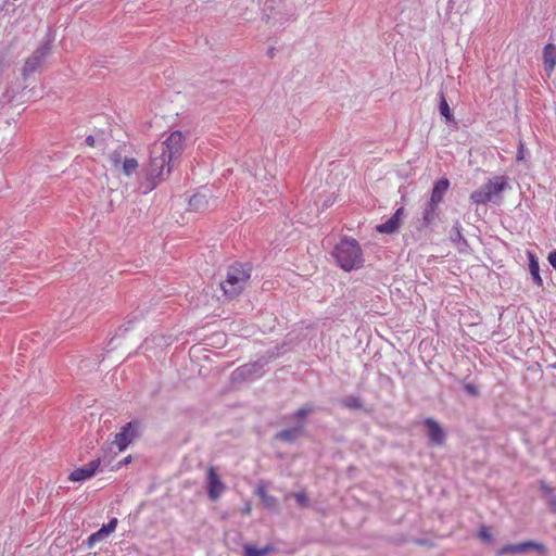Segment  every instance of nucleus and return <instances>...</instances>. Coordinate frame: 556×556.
Segmentation results:
<instances>
[{
	"label": "nucleus",
	"instance_id": "f257e3e1",
	"mask_svg": "<svg viewBox=\"0 0 556 556\" xmlns=\"http://www.w3.org/2000/svg\"><path fill=\"white\" fill-rule=\"evenodd\" d=\"M185 147L186 138L180 131H173L166 139L152 146L149 164L144 169L149 190L170 174L173 164L180 157Z\"/></svg>",
	"mask_w": 556,
	"mask_h": 556
},
{
	"label": "nucleus",
	"instance_id": "f03ea898",
	"mask_svg": "<svg viewBox=\"0 0 556 556\" xmlns=\"http://www.w3.org/2000/svg\"><path fill=\"white\" fill-rule=\"evenodd\" d=\"M337 264L345 271L363 266L364 257L359 243L352 238H343L333 249Z\"/></svg>",
	"mask_w": 556,
	"mask_h": 556
},
{
	"label": "nucleus",
	"instance_id": "7ed1b4c3",
	"mask_svg": "<svg viewBox=\"0 0 556 556\" xmlns=\"http://www.w3.org/2000/svg\"><path fill=\"white\" fill-rule=\"evenodd\" d=\"M249 278L248 268L240 264L233 265L229 267L226 280L222 282V289L226 295L233 298L245 288Z\"/></svg>",
	"mask_w": 556,
	"mask_h": 556
},
{
	"label": "nucleus",
	"instance_id": "20e7f679",
	"mask_svg": "<svg viewBox=\"0 0 556 556\" xmlns=\"http://www.w3.org/2000/svg\"><path fill=\"white\" fill-rule=\"evenodd\" d=\"M507 185L506 178L501 176L489 180L482 185L478 190L470 194V200L475 204H485L488 202H496L502 191Z\"/></svg>",
	"mask_w": 556,
	"mask_h": 556
},
{
	"label": "nucleus",
	"instance_id": "39448f33",
	"mask_svg": "<svg viewBox=\"0 0 556 556\" xmlns=\"http://www.w3.org/2000/svg\"><path fill=\"white\" fill-rule=\"evenodd\" d=\"M51 42L52 40L50 38L45 39L41 45L34 51V53L26 60L23 67L24 75L34 73L45 64L51 51Z\"/></svg>",
	"mask_w": 556,
	"mask_h": 556
},
{
	"label": "nucleus",
	"instance_id": "423d86ee",
	"mask_svg": "<svg viewBox=\"0 0 556 556\" xmlns=\"http://www.w3.org/2000/svg\"><path fill=\"white\" fill-rule=\"evenodd\" d=\"M536 552L539 554L545 555L547 553V548L544 544L535 542V541H525L516 544H507L502 546L497 551L498 556L503 555H519V554H526L529 552Z\"/></svg>",
	"mask_w": 556,
	"mask_h": 556
},
{
	"label": "nucleus",
	"instance_id": "0eeeda50",
	"mask_svg": "<svg viewBox=\"0 0 556 556\" xmlns=\"http://www.w3.org/2000/svg\"><path fill=\"white\" fill-rule=\"evenodd\" d=\"M206 486L208 497L212 501H217L227 489L226 484L223 482L214 467H210L207 469Z\"/></svg>",
	"mask_w": 556,
	"mask_h": 556
},
{
	"label": "nucleus",
	"instance_id": "6e6552de",
	"mask_svg": "<svg viewBox=\"0 0 556 556\" xmlns=\"http://www.w3.org/2000/svg\"><path fill=\"white\" fill-rule=\"evenodd\" d=\"M138 426L137 422H129L115 435L113 444L116 445L118 452L124 451L137 438Z\"/></svg>",
	"mask_w": 556,
	"mask_h": 556
},
{
	"label": "nucleus",
	"instance_id": "1a4fd4ad",
	"mask_svg": "<svg viewBox=\"0 0 556 556\" xmlns=\"http://www.w3.org/2000/svg\"><path fill=\"white\" fill-rule=\"evenodd\" d=\"M100 465V458L93 459L88 464L84 465L83 467L74 469L68 476V479L75 482H84L85 480L91 478L97 472Z\"/></svg>",
	"mask_w": 556,
	"mask_h": 556
},
{
	"label": "nucleus",
	"instance_id": "9d476101",
	"mask_svg": "<svg viewBox=\"0 0 556 556\" xmlns=\"http://www.w3.org/2000/svg\"><path fill=\"white\" fill-rule=\"evenodd\" d=\"M404 216V208L400 207L387 222L376 227L378 232L381 233H393L401 225L402 217Z\"/></svg>",
	"mask_w": 556,
	"mask_h": 556
},
{
	"label": "nucleus",
	"instance_id": "9b49d317",
	"mask_svg": "<svg viewBox=\"0 0 556 556\" xmlns=\"http://www.w3.org/2000/svg\"><path fill=\"white\" fill-rule=\"evenodd\" d=\"M425 426L427 428L430 440L433 443L441 445L444 442L445 434L440 425L434 419L427 418L425 420Z\"/></svg>",
	"mask_w": 556,
	"mask_h": 556
},
{
	"label": "nucleus",
	"instance_id": "f8f14e48",
	"mask_svg": "<svg viewBox=\"0 0 556 556\" xmlns=\"http://www.w3.org/2000/svg\"><path fill=\"white\" fill-rule=\"evenodd\" d=\"M117 526V519L113 518L110 520L106 525H103L101 529H99L97 532L92 533L88 538V544L91 546L97 542H100L108 538L111 533H113Z\"/></svg>",
	"mask_w": 556,
	"mask_h": 556
},
{
	"label": "nucleus",
	"instance_id": "ddd939ff",
	"mask_svg": "<svg viewBox=\"0 0 556 556\" xmlns=\"http://www.w3.org/2000/svg\"><path fill=\"white\" fill-rule=\"evenodd\" d=\"M439 217V204L427 202L421 216V224L424 227H430Z\"/></svg>",
	"mask_w": 556,
	"mask_h": 556
},
{
	"label": "nucleus",
	"instance_id": "4468645a",
	"mask_svg": "<svg viewBox=\"0 0 556 556\" xmlns=\"http://www.w3.org/2000/svg\"><path fill=\"white\" fill-rule=\"evenodd\" d=\"M543 63L547 75H551L556 66V47L548 43L543 49Z\"/></svg>",
	"mask_w": 556,
	"mask_h": 556
},
{
	"label": "nucleus",
	"instance_id": "2eb2a0df",
	"mask_svg": "<svg viewBox=\"0 0 556 556\" xmlns=\"http://www.w3.org/2000/svg\"><path fill=\"white\" fill-rule=\"evenodd\" d=\"M448 187H450V181L446 178H442V179L438 180L433 186L431 198H430L429 202L440 204V202L442 201L443 195L447 191Z\"/></svg>",
	"mask_w": 556,
	"mask_h": 556
},
{
	"label": "nucleus",
	"instance_id": "dca6fc26",
	"mask_svg": "<svg viewBox=\"0 0 556 556\" xmlns=\"http://www.w3.org/2000/svg\"><path fill=\"white\" fill-rule=\"evenodd\" d=\"M304 432L303 424H300L293 428L282 430L276 434V438L285 442H293L299 439Z\"/></svg>",
	"mask_w": 556,
	"mask_h": 556
},
{
	"label": "nucleus",
	"instance_id": "f3484780",
	"mask_svg": "<svg viewBox=\"0 0 556 556\" xmlns=\"http://www.w3.org/2000/svg\"><path fill=\"white\" fill-rule=\"evenodd\" d=\"M256 494L257 496L260 497L262 504L267 507V508H270V509H274L277 507V500L276 497L269 495L266 491V489L264 488V485L260 484L257 488H256Z\"/></svg>",
	"mask_w": 556,
	"mask_h": 556
},
{
	"label": "nucleus",
	"instance_id": "a211bd4d",
	"mask_svg": "<svg viewBox=\"0 0 556 556\" xmlns=\"http://www.w3.org/2000/svg\"><path fill=\"white\" fill-rule=\"evenodd\" d=\"M208 204L207 195L204 192H198L189 200V206L194 211L204 210Z\"/></svg>",
	"mask_w": 556,
	"mask_h": 556
},
{
	"label": "nucleus",
	"instance_id": "6ab92c4d",
	"mask_svg": "<svg viewBox=\"0 0 556 556\" xmlns=\"http://www.w3.org/2000/svg\"><path fill=\"white\" fill-rule=\"evenodd\" d=\"M125 176L129 177L138 172L139 163L135 157H125L121 166Z\"/></svg>",
	"mask_w": 556,
	"mask_h": 556
},
{
	"label": "nucleus",
	"instance_id": "aec40b11",
	"mask_svg": "<svg viewBox=\"0 0 556 556\" xmlns=\"http://www.w3.org/2000/svg\"><path fill=\"white\" fill-rule=\"evenodd\" d=\"M529 269H530V274L533 278V281L536 286L541 287L543 285V280L540 276V266H539V262L536 261V258L530 254V261H529Z\"/></svg>",
	"mask_w": 556,
	"mask_h": 556
},
{
	"label": "nucleus",
	"instance_id": "412c9836",
	"mask_svg": "<svg viewBox=\"0 0 556 556\" xmlns=\"http://www.w3.org/2000/svg\"><path fill=\"white\" fill-rule=\"evenodd\" d=\"M312 413H313V407L309 405H305V406L301 407L300 409H298L292 416H290V419L299 422V425L300 424L304 425L305 418Z\"/></svg>",
	"mask_w": 556,
	"mask_h": 556
},
{
	"label": "nucleus",
	"instance_id": "4be33fe9",
	"mask_svg": "<svg viewBox=\"0 0 556 556\" xmlns=\"http://www.w3.org/2000/svg\"><path fill=\"white\" fill-rule=\"evenodd\" d=\"M126 156L123 155V152L121 149L114 150L112 153L109 154V161L112 164L114 168H119L123 164V160Z\"/></svg>",
	"mask_w": 556,
	"mask_h": 556
},
{
	"label": "nucleus",
	"instance_id": "5701e85b",
	"mask_svg": "<svg viewBox=\"0 0 556 556\" xmlns=\"http://www.w3.org/2000/svg\"><path fill=\"white\" fill-rule=\"evenodd\" d=\"M439 110H440V114L443 117H445L447 121H452L453 119L450 105H448V103L445 100L443 94H441V101H440Z\"/></svg>",
	"mask_w": 556,
	"mask_h": 556
},
{
	"label": "nucleus",
	"instance_id": "b1692460",
	"mask_svg": "<svg viewBox=\"0 0 556 556\" xmlns=\"http://www.w3.org/2000/svg\"><path fill=\"white\" fill-rule=\"evenodd\" d=\"M540 486H541V490H542L544 496L549 501L553 509L556 510V501L553 498L552 489L543 481L540 483Z\"/></svg>",
	"mask_w": 556,
	"mask_h": 556
},
{
	"label": "nucleus",
	"instance_id": "393cba45",
	"mask_svg": "<svg viewBox=\"0 0 556 556\" xmlns=\"http://www.w3.org/2000/svg\"><path fill=\"white\" fill-rule=\"evenodd\" d=\"M243 554L244 556H263L261 548L252 544L243 545Z\"/></svg>",
	"mask_w": 556,
	"mask_h": 556
},
{
	"label": "nucleus",
	"instance_id": "a878e982",
	"mask_svg": "<svg viewBox=\"0 0 556 556\" xmlns=\"http://www.w3.org/2000/svg\"><path fill=\"white\" fill-rule=\"evenodd\" d=\"M478 536L484 541V542H492L493 541V534L491 532V529L489 527H481L478 531Z\"/></svg>",
	"mask_w": 556,
	"mask_h": 556
},
{
	"label": "nucleus",
	"instance_id": "bb28decb",
	"mask_svg": "<svg viewBox=\"0 0 556 556\" xmlns=\"http://www.w3.org/2000/svg\"><path fill=\"white\" fill-rule=\"evenodd\" d=\"M294 496H295L296 502L301 506H303V507L308 506V498H307V495L305 492H298Z\"/></svg>",
	"mask_w": 556,
	"mask_h": 556
},
{
	"label": "nucleus",
	"instance_id": "cd10ccee",
	"mask_svg": "<svg viewBox=\"0 0 556 556\" xmlns=\"http://www.w3.org/2000/svg\"><path fill=\"white\" fill-rule=\"evenodd\" d=\"M525 159V146L523 143L520 141L519 142V148H518V153H517V161H522Z\"/></svg>",
	"mask_w": 556,
	"mask_h": 556
},
{
	"label": "nucleus",
	"instance_id": "c85d7f7f",
	"mask_svg": "<svg viewBox=\"0 0 556 556\" xmlns=\"http://www.w3.org/2000/svg\"><path fill=\"white\" fill-rule=\"evenodd\" d=\"M274 549H275V547L273 545H270V544H268V545H266V546L261 548L263 556L274 552Z\"/></svg>",
	"mask_w": 556,
	"mask_h": 556
},
{
	"label": "nucleus",
	"instance_id": "c756f323",
	"mask_svg": "<svg viewBox=\"0 0 556 556\" xmlns=\"http://www.w3.org/2000/svg\"><path fill=\"white\" fill-rule=\"evenodd\" d=\"M86 143L89 146V147H94L96 146V139L92 137V136H88L86 138Z\"/></svg>",
	"mask_w": 556,
	"mask_h": 556
},
{
	"label": "nucleus",
	"instance_id": "7c9ffc66",
	"mask_svg": "<svg viewBox=\"0 0 556 556\" xmlns=\"http://www.w3.org/2000/svg\"><path fill=\"white\" fill-rule=\"evenodd\" d=\"M466 390L471 393V394H477V389L475 386H471V384H467L466 386Z\"/></svg>",
	"mask_w": 556,
	"mask_h": 556
},
{
	"label": "nucleus",
	"instance_id": "2f4dec72",
	"mask_svg": "<svg viewBox=\"0 0 556 556\" xmlns=\"http://www.w3.org/2000/svg\"><path fill=\"white\" fill-rule=\"evenodd\" d=\"M130 462V456H127L125 457L119 464L118 466L123 465V464H128Z\"/></svg>",
	"mask_w": 556,
	"mask_h": 556
},
{
	"label": "nucleus",
	"instance_id": "473e14b6",
	"mask_svg": "<svg viewBox=\"0 0 556 556\" xmlns=\"http://www.w3.org/2000/svg\"><path fill=\"white\" fill-rule=\"evenodd\" d=\"M250 511H251V506L247 505L245 508H244V513L245 514H250Z\"/></svg>",
	"mask_w": 556,
	"mask_h": 556
},
{
	"label": "nucleus",
	"instance_id": "72a5a7b5",
	"mask_svg": "<svg viewBox=\"0 0 556 556\" xmlns=\"http://www.w3.org/2000/svg\"><path fill=\"white\" fill-rule=\"evenodd\" d=\"M144 348H146V350H148V348H149V341L148 340L144 342Z\"/></svg>",
	"mask_w": 556,
	"mask_h": 556
}]
</instances>
